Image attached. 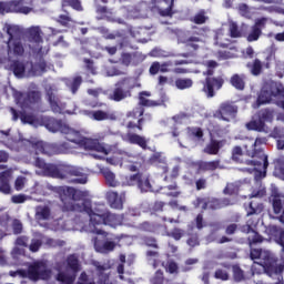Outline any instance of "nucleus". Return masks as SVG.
Instances as JSON below:
<instances>
[{
  "instance_id": "3c124183",
  "label": "nucleus",
  "mask_w": 284,
  "mask_h": 284,
  "mask_svg": "<svg viewBox=\"0 0 284 284\" xmlns=\"http://www.w3.org/2000/svg\"><path fill=\"white\" fill-rule=\"evenodd\" d=\"M158 257H161V253H158L155 250L145 251V258L148 262H153V268L158 267Z\"/></svg>"
},
{
  "instance_id": "f03ea898",
  "label": "nucleus",
  "mask_w": 284,
  "mask_h": 284,
  "mask_svg": "<svg viewBox=\"0 0 284 284\" xmlns=\"http://www.w3.org/2000/svg\"><path fill=\"white\" fill-rule=\"evenodd\" d=\"M266 138H256L252 144L243 145L245 149V156L251 160H245V165L253 166V171L258 173L257 178H266V169H268V156L263 153V150L258 146L266 145Z\"/></svg>"
},
{
  "instance_id": "13d9d810",
  "label": "nucleus",
  "mask_w": 284,
  "mask_h": 284,
  "mask_svg": "<svg viewBox=\"0 0 284 284\" xmlns=\"http://www.w3.org/2000/svg\"><path fill=\"white\" fill-rule=\"evenodd\" d=\"M165 207V202L162 201H155L153 205L151 206V214L152 215H158L163 213V210Z\"/></svg>"
},
{
  "instance_id": "393cba45",
  "label": "nucleus",
  "mask_w": 284,
  "mask_h": 284,
  "mask_svg": "<svg viewBox=\"0 0 284 284\" xmlns=\"http://www.w3.org/2000/svg\"><path fill=\"white\" fill-rule=\"evenodd\" d=\"M124 141L130 143V145H138L142 151L148 150V138L140 135L138 133H128L124 135Z\"/></svg>"
},
{
  "instance_id": "7ed1b4c3",
  "label": "nucleus",
  "mask_w": 284,
  "mask_h": 284,
  "mask_svg": "<svg viewBox=\"0 0 284 284\" xmlns=\"http://www.w3.org/2000/svg\"><path fill=\"white\" fill-rule=\"evenodd\" d=\"M161 105L162 103L159 101L138 102V106L132 108L128 113H124V119L128 120V123L124 124V129L142 132V125H145V122L153 119L150 113H145V108H155Z\"/></svg>"
},
{
  "instance_id": "9d476101",
  "label": "nucleus",
  "mask_w": 284,
  "mask_h": 284,
  "mask_svg": "<svg viewBox=\"0 0 284 284\" xmlns=\"http://www.w3.org/2000/svg\"><path fill=\"white\" fill-rule=\"evenodd\" d=\"M132 89H134V85H132L130 78H124L118 81L116 83H114L112 92L109 93V101H114V103H119L132 98Z\"/></svg>"
},
{
  "instance_id": "f704fd0d",
  "label": "nucleus",
  "mask_w": 284,
  "mask_h": 284,
  "mask_svg": "<svg viewBox=\"0 0 284 284\" xmlns=\"http://www.w3.org/2000/svg\"><path fill=\"white\" fill-rule=\"evenodd\" d=\"M81 84H83V78H81V75H75L72 79L65 81V87L69 91H71V94L73 95H75L78 90L81 89Z\"/></svg>"
},
{
  "instance_id": "20e7f679",
  "label": "nucleus",
  "mask_w": 284,
  "mask_h": 284,
  "mask_svg": "<svg viewBox=\"0 0 284 284\" xmlns=\"http://www.w3.org/2000/svg\"><path fill=\"white\" fill-rule=\"evenodd\" d=\"M38 169L42 170L44 176H50L52 179L65 180L70 178H75L71 180V182L74 184L83 185L89 181L88 176H85V173H83V169L77 166H47Z\"/></svg>"
},
{
  "instance_id": "39448f33",
  "label": "nucleus",
  "mask_w": 284,
  "mask_h": 284,
  "mask_svg": "<svg viewBox=\"0 0 284 284\" xmlns=\"http://www.w3.org/2000/svg\"><path fill=\"white\" fill-rule=\"evenodd\" d=\"M268 22V18L261 17L256 19V22H253V26H251V30L248 33H243L240 27H237V23L230 22L227 32L230 36V39H242L245 38V41H248V43H253L255 41H258L261 37L263 36V30L266 29V23Z\"/></svg>"
},
{
  "instance_id": "09e8293b",
  "label": "nucleus",
  "mask_w": 284,
  "mask_h": 284,
  "mask_svg": "<svg viewBox=\"0 0 284 284\" xmlns=\"http://www.w3.org/2000/svg\"><path fill=\"white\" fill-rule=\"evenodd\" d=\"M160 229H161V224H158V223H150V222L140 223V231L142 232L155 233Z\"/></svg>"
},
{
  "instance_id": "c03bdc74",
  "label": "nucleus",
  "mask_w": 284,
  "mask_h": 284,
  "mask_svg": "<svg viewBox=\"0 0 284 284\" xmlns=\"http://www.w3.org/2000/svg\"><path fill=\"white\" fill-rule=\"evenodd\" d=\"M9 69L11 70L12 73H14V77L17 78L24 77L26 67L23 62L14 60L11 62Z\"/></svg>"
},
{
  "instance_id": "f3484780",
  "label": "nucleus",
  "mask_w": 284,
  "mask_h": 284,
  "mask_svg": "<svg viewBox=\"0 0 284 284\" xmlns=\"http://www.w3.org/2000/svg\"><path fill=\"white\" fill-rule=\"evenodd\" d=\"M16 100L19 108L29 109L32 105L40 103L41 94L40 91H29L27 93L19 92L17 93Z\"/></svg>"
},
{
  "instance_id": "79ce46f5",
  "label": "nucleus",
  "mask_w": 284,
  "mask_h": 284,
  "mask_svg": "<svg viewBox=\"0 0 284 284\" xmlns=\"http://www.w3.org/2000/svg\"><path fill=\"white\" fill-rule=\"evenodd\" d=\"M222 148L220 141L217 140H212L210 141L209 144H206V146H204V154L206 155H217L220 153V149Z\"/></svg>"
},
{
  "instance_id": "338daca9",
  "label": "nucleus",
  "mask_w": 284,
  "mask_h": 284,
  "mask_svg": "<svg viewBox=\"0 0 284 284\" xmlns=\"http://www.w3.org/2000/svg\"><path fill=\"white\" fill-rule=\"evenodd\" d=\"M21 230H23V226H21V222L19 220L11 222V231L14 233V235L21 234Z\"/></svg>"
},
{
  "instance_id": "f257e3e1",
  "label": "nucleus",
  "mask_w": 284,
  "mask_h": 284,
  "mask_svg": "<svg viewBox=\"0 0 284 284\" xmlns=\"http://www.w3.org/2000/svg\"><path fill=\"white\" fill-rule=\"evenodd\" d=\"M65 195H68V197L62 199V211L85 213L89 215V226L91 227V233L104 235L105 232L97 229V226L106 225L116 227L122 225V219L119 217V215L106 211L104 205L97 204V206H91V200L85 199V193L83 191L68 186L65 189Z\"/></svg>"
},
{
  "instance_id": "5fc2aeb1",
  "label": "nucleus",
  "mask_w": 284,
  "mask_h": 284,
  "mask_svg": "<svg viewBox=\"0 0 284 284\" xmlns=\"http://www.w3.org/2000/svg\"><path fill=\"white\" fill-rule=\"evenodd\" d=\"M245 154V149L241 146H234L233 151H231V159L233 162H241V158Z\"/></svg>"
},
{
  "instance_id": "a211bd4d",
  "label": "nucleus",
  "mask_w": 284,
  "mask_h": 284,
  "mask_svg": "<svg viewBox=\"0 0 284 284\" xmlns=\"http://www.w3.org/2000/svg\"><path fill=\"white\" fill-rule=\"evenodd\" d=\"M237 115V105L232 102H222L215 111V118L220 121L230 122V120L235 119Z\"/></svg>"
},
{
  "instance_id": "0e129e2a",
  "label": "nucleus",
  "mask_w": 284,
  "mask_h": 284,
  "mask_svg": "<svg viewBox=\"0 0 284 284\" xmlns=\"http://www.w3.org/2000/svg\"><path fill=\"white\" fill-rule=\"evenodd\" d=\"M27 247H29V252L37 253L40 251V247H42V241L32 240V243H29Z\"/></svg>"
},
{
  "instance_id": "aec40b11",
  "label": "nucleus",
  "mask_w": 284,
  "mask_h": 284,
  "mask_svg": "<svg viewBox=\"0 0 284 284\" xmlns=\"http://www.w3.org/2000/svg\"><path fill=\"white\" fill-rule=\"evenodd\" d=\"M48 103L50 104V111L55 114L65 113V103L60 102V98L52 92V89H48L47 92Z\"/></svg>"
},
{
  "instance_id": "864d4df0",
  "label": "nucleus",
  "mask_w": 284,
  "mask_h": 284,
  "mask_svg": "<svg viewBox=\"0 0 284 284\" xmlns=\"http://www.w3.org/2000/svg\"><path fill=\"white\" fill-rule=\"evenodd\" d=\"M48 130H50V132L52 133L62 131L65 134H68V132L70 131V129L68 128L61 129L60 121H55V120H52L48 123Z\"/></svg>"
},
{
  "instance_id": "7c9ffc66",
  "label": "nucleus",
  "mask_w": 284,
  "mask_h": 284,
  "mask_svg": "<svg viewBox=\"0 0 284 284\" xmlns=\"http://www.w3.org/2000/svg\"><path fill=\"white\" fill-rule=\"evenodd\" d=\"M251 260H261V261H275L280 260L271 254L270 252H265L261 248H251Z\"/></svg>"
},
{
  "instance_id": "603ef678",
  "label": "nucleus",
  "mask_w": 284,
  "mask_h": 284,
  "mask_svg": "<svg viewBox=\"0 0 284 284\" xmlns=\"http://www.w3.org/2000/svg\"><path fill=\"white\" fill-rule=\"evenodd\" d=\"M274 176L284 181V160H277L274 166Z\"/></svg>"
},
{
  "instance_id": "e2e57ef3",
  "label": "nucleus",
  "mask_w": 284,
  "mask_h": 284,
  "mask_svg": "<svg viewBox=\"0 0 284 284\" xmlns=\"http://www.w3.org/2000/svg\"><path fill=\"white\" fill-rule=\"evenodd\" d=\"M215 280L222 281V282L229 281L230 274H227V271H225V270L217 268L215 271Z\"/></svg>"
},
{
  "instance_id": "0eeeda50",
  "label": "nucleus",
  "mask_w": 284,
  "mask_h": 284,
  "mask_svg": "<svg viewBox=\"0 0 284 284\" xmlns=\"http://www.w3.org/2000/svg\"><path fill=\"white\" fill-rule=\"evenodd\" d=\"M272 99H284V85L282 83L275 81L264 83L256 99V105L268 104Z\"/></svg>"
},
{
  "instance_id": "a878e982",
  "label": "nucleus",
  "mask_w": 284,
  "mask_h": 284,
  "mask_svg": "<svg viewBox=\"0 0 284 284\" xmlns=\"http://www.w3.org/2000/svg\"><path fill=\"white\" fill-rule=\"evenodd\" d=\"M3 6L7 7V10L11 11L12 13H22L29 14L32 9L29 7H24V2L21 0H11L3 2Z\"/></svg>"
},
{
  "instance_id": "cd10ccee",
  "label": "nucleus",
  "mask_w": 284,
  "mask_h": 284,
  "mask_svg": "<svg viewBox=\"0 0 284 284\" xmlns=\"http://www.w3.org/2000/svg\"><path fill=\"white\" fill-rule=\"evenodd\" d=\"M220 160L196 162V170L200 172H214L221 170Z\"/></svg>"
},
{
  "instance_id": "2f4dec72",
  "label": "nucleus",
  "mask_w": 284,
  "mask_h": 284,
  "mask_svg": "<svg viewBox=\"0 0 284 284\" xmlns=\"http://www.w3.org/2000/svg\"><path fill=\"white\" fill-rule=\"evenodd\" d=\"M29 73H31L32 75H38L40 73H44L45 71H48V62H44L43 58H40V60H38V62H29Z\"/></svg>"
},
{
  "instance_id": "f8f14e48",
  "label": "nucleus",
  "mask_w": 284,
  "mask_h": 284,
  "mask_svg": "<svg viewBox=\"0 0 284 284\" xmlns=\"http://www.w3.org/2000/svg\"><path fill=\"white\" fill-rule=\"evenodd\" d=\"M263 196H266V189L258 187L253 189L251 192V201L248 203H245V216H254V215H261L263 213V203L261 200Z\"/></svg>"
},
{
  "instance_id": "c85d7f7f",
  "label": "nucleus",
  "mask_w": 284,
  "mask_h": 284,
  "mask_svg": "<svg viewBox=\"0 0 284 284\" xmlns=\"http://www.w3.org/2000/svg\"><path fill=\"white\" fill-rule=\"evenodd\" d=\"M173 1L174 0H151V6H153V8H156L158 4L161 2L168 3L169 8L158 9V14H160L163 18H171L173 17Z\"/></svg>"
},
{
  "instance_id": "4d7b16f0",
  "label": "nucleus",
  "mask_w": 284,
  "mask_h": 284,
  "mask_svg": "<svg viewBox=\"0 0 284 284\" xmlns=\"http://www.w3.org/2000/svg\"><path fill=\"white\" fill-rule=\"evenodd\" d=\"M148 162L151 164H164L165 160L163 158V153L155 152L151 155V158L148 159Z\"/></svg>"
},
{
  "instance_id": "6ab92c4d",
  "label": "nucleus",
  "mask_w": 284,
  "mask_h": 284,
  "mask_svg": "<svg viewBox=\"0 0 284 284\" xmlns=\"http://www.w3.org/2000/svg\"><path fill=\"white\" fill-rule=\"evenodd\" d=\"M124 186H138L141 192L150 191V180L142 176V173H135L124 178Z\"/></svg>"
},
{
  "instance_id": "412c9836",
  "label": "nucleus",
  "mask_w": 284,
  "mask_h": 284,
  "mask_svg": "<svg viewBox=\"0 0 284 284\" xmlns=\"http://www.w3.org/2000/svg\"><path fill=\"white\" fill-rule=\"evenodd\" d=\"M194 206L195 207L202 206V210L217 211V210H222L224 207L230 206V204H221L220 202H217V199L204 201L203 197H196V200L194 201Z\"/></svg>"
},
{
  "instance_id": "473e14b6",
  "label": "nucleus",
  "mask_w": 284,
  "mask_h": 284,
  "mask_svg": "<svg viewBox=\"0 0 284 284\" xmlns=\"http://www.w3.org/2000/svg\"><path fill=\"white\" fill-rule=\"evenodd\" d=\"M11 112V121H22L24 124L34 123V118L32 115L26 114L24 112H18L16 109L11 108L9 110Z\"/></svg>"
},
{
  "instance_id": "ea45409f",
  "label": "nucleus",
  "mask_w": 284,
  "mask_h": 284,
  "mask_svg": "<svg viewBox=\"0 0 284 284\" xmlns=\"http://www.w3.org/2000/svg\"><path fill=\"white\" fill-rule=\"evenodd\" d=\"M271 138L276 139V150L284 151V129L274 128Z\"/></svg>"
},
{
  "instance_id": "6e6d98bb",
  "label": "nucleus",
  "mask_w": 284,
  "mask_h": 284,
  "mask_svg": "<svg viewBox=\"0 0 284 284\" xmlns=\"http://www.w3.org/2000/svg\"><path fill=\"white\" fill-rule=\"evenodd\" d=\"M104 180L106 181V186L109 187H116L119 185L112 171H104Z\"/></svg>"
},
{
  "instance_id": "c756f323",
  "label": "nucleus",
  "mask_w": 284,
  "mask_h": 284,
  "mask_svg": "<svg viewBox=\"0 0 284 284\" xmlns=\"http://www.w3.org/2000/svg\"><path fill=\"white\" fill-rule=\"evenodd\" d=\"M11 179V171L7 170L0 173V193L4 195L11 194V186L9 181Z\"/></svg>"
},
{
  "instance_id": "37998d69",
  "label": "nucleus",
  "mask_w": 284,
  "mask_h": 284,
  "mask_svg": "<svg viewBox=\"0 0 284 284\" xmlns=\"http://www.w3.org/2000/svg\"><path fill=\"white\" fill-rule=\"evenodd\" d=\"M202 42V39L199 38V33H194V36H189L184 39V45L186 48L192 49L194 51L199 50V43Z\"/></svg>"
},
{
  "instance_id": "4be33fe9",
  "label": "nucleus",
  "mask_w": 284,
  "mask_h": 284,
  "mask_svg": "<svg viewBox=\"0 0 284 284\" xmlns=\"http://www.w3.org/2000/svg\"><path fill=\"white\" fill-rule=\"evenodd\" d=\"M271 207H273L274 214L278 215V222L284 224V195L274 194L271 196Z\"/></svg>"
},
{
  "instance_id": "dca6fc26",
  "label": "nucleus",
  "mask_w": 284,
  "mask_h": 284,
  "mask_svg": "<svg viewBox=\"0 0 284 284\" xmlns=\"http://www.w3.org/2000/svg\"><path fill=\"white\" fill-rule=\"evenodd\" d=\"M261 266L268 277L282 275L284 273V257L281 260H261Z\"/></svg>"
},
{
  "instance_id": "4c0bfd02",
  "label": "nucleus",
  "mask_w": 284,
  "mask_h": 284,
  "mask_svg": "<svg viewBox=\"0 0 284 284\" xmlns=\"http://www.w3.org/2000/svg\"><path fill=\"white\" fill-rule=\"evenodd\" d=\"M83 114L89 116V119L101 122L109 120V113L106 111L97 110V111H83Z\"/></svg>"
},
{
  "instance_id": "58836bf2",
  "label": "nucleus",
  "mask_w": 284,
  "mask_h": 284,
  "mask_svg": "<svg viewBox=\"0 0 284 284\" xmlns=\"http://www.w3.org/2000/svg\"><path fill=\"white\" fill-rule=\"evenodd\" d=\"M81 146L77 145V144H72L69 142H60L58 144H55V152L58 154H70L73 153V150H77Z\"/></svg>"
},
{
  "instance_id": "49530a36",
  "label": "nucleus",
  "mask_w": 284,
  "mask_h": 284,
  "mask_svg": "<svg viewBox=\"0 0 284 284\" xmlns=\"http://www.w3.org/2000/svg\"><path fill=\"white\" fill-rule=\"evenodd\" d=\"M68 7H70L71 9H73L78 12L83 11V7H81L80 0H62V1H60V8L65 9Z\"/></svg>"
},
{
  "instance_id": "9b49d317",
  "label": "nucleus",
  "mask_w": 284,
  "mask_h": 284,
  "mask_svg": "<svg viewBox=\"0 0 284 284\" xmlns=\"http://www.w3.org/2000/svg\"><path fill=\"white\" fill-rule=\"evenodd\" d=\"M255 120L245 123V129L248 131H255L258 133L266 132V123L274 121V110L263 109L256 113Z\"/></svg>"
},
{
  "instance_id": "72a5a7b5",
  "label": "nucleus",
  "mask_w": 284,
  "mask_h": 284,
  "mask_svg": "<svg viewBox=\"0 0 284 284\" xmlns=\"http://www.w3.org/2000/svg\"><path fill=\"white\" fill-rule=\"evenodd\" d=\"M230 85L237 91L245 90V74H233L230 77Z\"/></svg>"
},
{
  "instance_id": "b1692460",
  "label": "nucleus",
  "mask_w": 284,
  "mask_h": 284,
  "mask_svg": "<svg viewBox=\"0 0 284 284\" xmlns=\"http://www.w3.org/2000/svg\"><path fill=\"white\" fill-rule=\"evenodd\" d=\"M106 202L109 203V207L114 210H122L124 203V192L116 193L114 191L106 192Z\"/></svg>"
},
{
  "instance_id": "2eb2a0df",
  "label": "nucleus",
  "mask_w": 284,
  "mask_h": 284,
  "mask_svg": "<svg viewBox=\"0 0 284 284\" xmlns=\"http://www.w3.org/2000/svg\"><path fill=\"white\" fill-rule=\"evenodd\" d=\"M67 143L80 146L81 149L87 151H93L104 155H109V149H106L104 144H101L97 139L83 138L81 140H68Z\"/></svg>"
},
{
  "instance_id": "1a4fd4ad",
  "label": "nucleus",
  "mask_w": 284,
  "mask_h": 284,
  "mask_svg": "<svg viewBox=\"0 0 284 284\" xmlns=\"http://www.w3.org/2000/svg\"><path fill=\"white\" fill-rule=\"evenodd\" d=\"M214 75L213 69H206L204 71V81L202 82V92L206 99H212L216 95V92L222 89V85H225V79L222 75L212 77Z\"/></svg>"
},
{
  "instance_id": "bb28decb",
  "label": "nucleus",
  "mask_w": 284,
  "mask_h": 284,
  "mask_svg": "<svg viewBox=\"0 0 284 284\" xmlns=\"http://www.w3.org/2000/svg\"><path fill=\"white\" fill-rule=\"evenodd\" d=\"M253 224H245L241 227V232L245 234H251L248 235V245H255V244H261L263 243V236L258 234V232H255L253 230Z\"/></svg>"
},
{
  "instance_id": "5701e85b",
  "label": "nucleus",
  "mask_w": 284,
  "mask_h": 284,
  "mask_svg": "<svg viewBox=\"0 0 284 284\" xmlns=\"http://www.w3.org/2000/svg\"><path fill=\"white\" fill-rule=\"evenodd\" d=\"M266 234L274 240L276 245L282 247V253H284V229L276 225H268L266 227Z\"/></svg>"
},
{
  "instance_id": "bf43d9fd",
  "label": "nucleus",
  "mask_w": 284,
  "mask_h": 284,
  "mask_svg": "<svg viewBox=\"0 0 284 284\" xmlns=\"http://www.w3.org/2000/svg\"><path fill=\"white\" fill-rule=\"evenodd\" d=\"M206 16H204V10H201L200 12H197L196 14H194V18H192V23L196 24V26H202L204 23H206Z\"/></svg>"
},
{
  "instance_id": "a19ab883",
  "label": "nucleus",
  "mask_w": 284,
  "mask_h": 284,
  "mask_svg": "<svg viewBox=\"0 0 284 284\" xmlns=\"http://www.w3.org/2000/svg\"><path fill=\"white\" fill-rule=\"evenodd\" d=\"M241 192V182H230L222 189V194L229 196H236Z\"/></svg>"
},
{
  "instance_id": "423d86ee",
  "label": "nucleus",
  "mask_w": 284,
  "mask_h": 284,
  "mask_svg": "<svg viewBox=\"0 0 284 284\" xmlns=\"http://www.w3.org/2000/svg\"><path fill=\"white\" fill-rule=\"evenodd\" d=\"M11 277L19 276L21 278H27L32 282L38 281H50L52 276V271L48 267V263L44 261H38L27 266V270H18L17 272H11L9 274Z\"/></svg>"
},
{
  "instance_id": "a18cd8bd",
  "label": "nucleus",
  "mask_w": 284,
  "mask_h": 284,
  "mask_svg": "<svg viewBox=\"0 0 284 284\" xmlns=\"http://www.w3.org/2000/svg\"><path fill=\"white\" fill-rule=\"evenodd\" d=\"M140 242L142 243V245H144L148 248H153L155 251L161 248L158 246V240L154 236L142 235L140 237Z\"/></svg>"
},
{
  "instance_id": "de8ad7c7",
  "label": "nucleus",
  "mask_w": 284,
  "mask_h": 284,
  "mask_svg": "<svg viewBox=\"0 0 284 284\" xmlns=\"http://www.w3.org/2000/svg\"><path fill=\"white\" fill-rule=\"evenodd\" d=\"M173 84H175L176 89L183 91V90H187V89H191V87L194 85V81L186 78V79H176L175 82H173Z\"/></svg>"
},
{
  "instance_id": "69168bd1",
  "label": "nucleus",
  "mask_w": 284,
  "mask_h": 284,
  "mask_svg": "<svg viewBox=\"0 0 284 284\" xmlns=\"http://www.w3.org/2000/svg\"><path fill=\"white\" fill-rule=\"evenodd\" d=\"M163 281H164L163 271L161 270L155 271L153 278H151V284H163Z\"/></svg>"
},
{
  "instance_id": "6e6552de",
  "label": "nucleus",
  "mask_w": 284,
  "mask_h": 284,
  "mask_svg": "<svg viewBox=\"0 0 284 284\" xmlns=\"http://www.w3.org/2000/svg\"><path fill=\"white\" fill-rule=\"evenodd\" d=\"M7 54L14 57L24 55V44L21 42V29L18 26L7 24Z\"/></svg>"
},
{
  "instance_id": "8fccbe9b",
  "label": "nucleus",
  "mask_w": 284,
  "mask_h": 284,
  "mask_svg": "<svg viewBox=\"0 0 284 284\" xmlns=\"http://www.w3.org/2000/svg\"><path fill=\"white\" fill-rule=\"evenodd\" d=\"M34 219L38 221L50 220V207L42 206V207L38 209V212L34 213Z\"/></svg>"
},
{
  "instance_id": "774afa93",
  "label": "nucleus",
  "mask_w": 284,
  "mask_h": 284,
  "mask_svg": "<svg viewBox=\"0 0 284 284\" xmlns=\"http://www.w3.org/2000/svg\"><path fill=\"white\" fill-rule=\"evenodd\" d=\"M186 245H189V247L199 246V235L196 234L189 235V239L186 240Z\"/></svg>"
},
{
  "instance_id": "c9c22d12",
  "label": "nucleus",
  "mask_w": 284,
  "mask_h": 284,
  "mask_svg": "<svg viewBox=\"0 0 284 284\" xmlns=\"http://www.w3.org/2000/svg\"><path fill=\"white\" fill-rule=\"evenodd\" d=\"M27 37L31 42H34L37 44L42 43V30H40V27L29 28L27 30Z\"/></svg>"
},
{
  "instance_id": "680f3d73",
  "label": "nucleus",
  "mask_w": 284,
  "mask_h": 284,
  "mask_svg": "<svg viewBox=\"0 0 284 284\" xmlns=\"http://www.w3.org/2000/svg\"><path fill=\"white\" fill-rule=\"evenodd\" d=\"M165 273L169 274H179V264H176V262L173 261H169L168 264H165Z\"/></svg>"
},
{
  "instance_id": "4468645a",
  "label": "nucleus",
  "mask_w": 284,
  "mask_h": 284,
  "mask_svg": "<svg viewBox=\"0 0 284 284\" xmlns=\"http://www.w3.org/2000/svg\"><path fill=\"white\" fill-rule=\"evenodd\" d=\"M65 264L68 266V270H71L73 272V275H68L63 272L58 273L55 281L62 283V284H73L75 282V274L78 272H81V264L78 263V257H75L74 254L68 255L65 258Z\"/></svg>"
},
{
  "instance_id": "052dcab7",
  "label": "nucleus",
  "mask_w": 284,
  "mask_h": 284,
  "mask_svg": "<svg viewBox=\"0 0 284 284\" xmlns=\"http://www.w3.org/2000/svg\"><path fill=\"white\" fill-rule=\"evenodd\" d=\"M189 136L202 141V138H204V131H202V128H189Z\"/></svg>"
},
{
  "instance_id": "ddd939ff",
  "label": "nucleus",
  "mask_w": 284,
  "mask_h": 284,
  "mask_svg": "<svg viewBox=\"0 0 284 284\" xmlns=\"http://www.w3.org/2000/svg\"><path fill=\"white\" fill-rule=\"evenodd\" d=\"M274 59L275 57L273 53H266L264 55V60L255 58L253 59L252 62L245 63V68L248 69V72H251V75L260 77L263 73V70L271 69V65L274 64Z\"/></svg>"
},
{
  "instance_id": "e433bc0d",
  "label": "nucleus",
  "mask_w": 284,
  "mask_h": 284,
  "mask_svg": "<svg viewBox=\"0 0 284 284\" xmlns=\"http://www.w3.org/2000/svg\"><path fill=\"white\" fill-rule=\"evenodd\" d=\"M222 267H225L227 270H233V281L235 283H241L245 281V273L243 272L240 265L235 264L230 266L227 264H222Z\"/></svg>"
}]
</instances>
